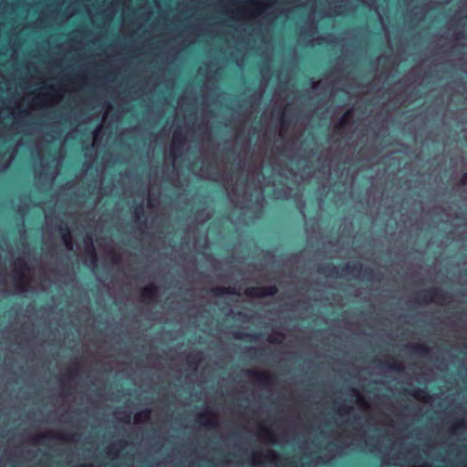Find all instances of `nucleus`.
Here are the masks:
<instances>
[{
  "mask_svg": "<svg viewBox=\"0 0 467 467\" xmlns=\"http://www.w3.org/2000/svg\"><path fill=\"white\" fill-rule=\"evenodd\" d=\"M112 60H50V64L55 63H64V62H88L89 69L94 67L99 62H111ZM119 62H127V63H149L151 64L153 62H160L162 64H222L227 67H232L234 65H249V64H269L277 63V64H297V65H306L314 62H324L326 64H330L334 62H339L340 60H118ZM342 62H353V63H368L369 65L372 64H379L380 62H393V64L400 65L403 62H414V60H341Z\"/></svg>",
  "mask_w": 467,
  "mask_h": 467,
  "instance_id": "obj_1",
  "label": "nucleus"
},
{
  "mask_svg": "<svg viewBox=\"0 0 467 467\" xmlns=\"http://www.w3.org/2000/svg\"><path fill=\"white\" fill-rule=\"evenodd\" d=\"M279 0H240L232 3L227 15L239 22H250L263 16Z\"/></svg>",
  "mask_w": 467,
  "mask_h": 467,
  "instance_id": "obj_2",
  "label": "nucleus"
},
{
  "mask_svg": "<svg viewBox=\"0 0 467 467\" xmlns=\"http://www.w3.org/2000/svg\"><path fill=\"white\" fill-rule=\"evenodd\" d=\"M317 272L327 277H338L348 275L358 276V275H362L363 279L367 282H371L373 279H375L376 275V273L372 268L368 266H363L359 263H348L339 266H336L332 264L320 265L317 267Z\"/></svg>",
  "mask_w": 467,
  "mask_h": 467,
  "instance_id": "obj_3",
  "label": "nucleus"
},
{
  "mask_svg": "<svg viewBox=\"0 0 467 467\" xmlns=\"http://www.w3.org/2000/svg\"><path fill=\"white\" fill-rule=\"evenodd\" d=\"M90 42V30L78 28L67 35L66 41L61 44V49L65 55L72 54L71 58H93L90 55L86 56L84 52L87 47H89Z\"/></svg>",
  "mask_w": 467,
  "mask_h": 467,
  "instance_id": "obj_4",
  "label": "nucleus"
},
{
  "mask_svg": "<svg viewBox=\"0 0 467 467\" xmlns=\"http://www.w3.org/2000/svg\"><path fill=\"white\" fill-rule=\"evenodd\" d=\"M417 297L419 302L429 304V303H436V304H443L451 298V296L438 287H431L422 291H420L417 294Z\"/></svg>",
  "mask_w": 467,
  "mask_h": 467,
  "instance_id": "obj_5",
  "label": "nucleus"
},
{
  "mask_svg": "<svg viewBox=\"0 0 467 467\" xmlns=\"http://www.w3.org/2000/svg\"><path fill=\"white\" fill-rule=\"evenodd\" d=\"M278 289L275 285L251 286L244 290V295L252 298H263L276 295Z\"/></svg>",
  "mask_w": 467,
  "mask_h": 467,
  "instance_id": "obj_6",
  "label": "nucleus"
},
{
  "mask_svg": "<svg viewBox=\"0 0 467 467\" xmlns=\"http://www.w3.org/2000/svg\"><path fill=\"white\" fill-rule=\"evenodd\" d=\"M245 375L252 378L254 381L262 386H269L273 383V377L265 372L253 369H247Z\"/></svg>",
  "mask_w": 467,
  "mask_h": 467,
  "instance_id": "obj_7",
  "label": "nucleus"
},
{
  "mask_svg": "<svg viewBox=\"0 0 467 467\" xmlns=\"http://www.w3.org/2000/svg\"><path fill=\"white\" fill-rule=\"evenodd\" d=\"M186 141L185 136L178 130L173 132L172 142L170 148V153L175 157L177 152H181L183 150Z\"/></svg>",
  "mask_w": 467,
  "mask_h": 467,
  "instance_id": "obj_8",
  "label": "nucleus"
},
{
  "mask_svg": "<svg viewBox=\"0 0 467 467\" xmlns=\"http://www.w3.org/2000/svg\"><path fill=\"white\" fill-rule=\"evenodd\" d=\"M158 292L159 288L155 284H149L140 291L141 300L146 302H155L158 296Z\"/></svg>",
  "mask_w": 467,
  "mask_h": 467,
  "instance_id": "obj_9",
  "label": "nucleus"
},
{
  "mask_svg": "<svg viewBox=\"0 0 467 467\" xmlns=\"http://www.w3.org/2000/svg\"><path fill=\"white\" fill-rule=\"evenodd\" d=\"M197 421L207 428H213L217 426L215 415L209 410L199 414L197 417Z\"/></svg>",
  "mask_w": 467,
  "mask_h": 467,
  "instance_id": "obj_10",
  "label": "nucleus"
},
{
  "mask_svg": "<svg viewBox=\"0 0 467 467\" xmlns=\"http://www.w3.org/2000/svg\"><path fill=\"white\" fill-rule=\"evenodd\" d=\"M16 265L19 268V271L17 270L16 272V276H15L16 282L21 289H25L26 286V276H25L24 273L21 270L26 268V263L25 261H23L22 259H17L16 261Z\"/></svg>",
  "mask_w": 467,
  "mask_h": 467,
  "instance_id": "obj_11",
  "label": "nucleus"
},
{
  "mask_svg": "<svg viewBox=\"0 0 467 467\" xmlns=\"http://www.w3.org/2000/svg\"><path fill=\"white\" fill-rule=\"evenodd\" d=\"M59 230L67 248L72 250L74 242L68 227L67 225L60 226Z\"/></svg>",
  "mask_w": 467,
  "mask_h": 467,
  "instance_id": "obj_12",
  "label": "nucleus"
},
{
  "mask_svg": "<svg viewBox=\"0 0 467 467\" xmlns=\"http://www.w3.org/2000/svg\"><path fill=\"white\" fill-rule=\"evenodd\" d=\"M374 361L377 362V364L379 367H386V368H389L396 370V371H401L403 369V366H402L401 362H400L394 358L391 359V361H389V360L381 361L379 359H375Z\"/></svg>",
  "mask_w": 467,
  "mask_h": 467,
  "instance_id": "obj_13",
  "label": "nucleus"
},
{
  "mask_svg": "<svg viewBox=\"0 0 467 467\" xmlns=\"http://www.w3.org/2000/svg\"><path fill=\"white\" fill-rule=\"evenodd\" d=\"M213 295L221 296L223 295H239L234 287L231 286H217L212 289Z\"/></svg>",
  "mask_w": 467,
  "mask_h": 467,
  "instance_id": "obj_14",
  "label": "nucleus"
},
{
  "mask_svg": "<svg viewBox=\"0 0 467 467\" xmlns=\"http://www.w3.org/2000/svg\"><path fill=\"white\" fill-rule=\"evenodd\" d=\"M249 351L252 352L251 357L257 359H262L270 356V352L265 348H250Z\"/></svg>",
  "mask_w": 467,
  "mask_h": 467,
  "instance_id": "obj_15",
  "label": "nucleus"
},
{
  "mask_svg": "<svg viewBox=\"0 0 467 467\" xmlns=\"http://www.w3.org/2000/svg\"><path fill=\"white\" fill-rule=\"evenodd\" d=\"M412 351L420 356L425 357L430 353V348L424 344H416L410 346Z\"/></svg>",
  "mask_w": 467,
  "mask_h": 467,
  "instance_id": "obj_16",
  "label": "nucleus"
},
{
  "mask_svg": "<svg viewBox=\"0 0 467 467\" xmlns=\"http://www.w3.org/2000/svg\"><path fill=\"white\" fill-rule=\"evenodd\" d=\"M86 253L90 256V262L92 265H95L98 261L97 254L95 247L93 245L92 240L89 239L88 243H86Z\"/></svg>",
  "mask_w": 467,
  "mask_h": 467,
  "instance_id": "obj_17",
  "label": "nucleus"
},
{
  "mask_svg": "<svg viewBox=\"0 0 467 467\" xmlns=\"http://www.w3.org/2000/svg\"><path fill=\"white\" fill-rule=\"evenodd\" d=\"M260 334H248L237 331L234 333V337L236 339L240 340H248V341H255L259 337Z\"/></svg>",
  "mask_w": 467,
  "mask_h": 467,
  "instance_id": "obj_18",
  "label": "nucleus"
},
{
  "mask_svg": "<svg viewBox=\"0 0 467 467\" xmlns=\"http://www.w3.org/2000/svg\"><path fill=\"white\" fill-rule=\"evenodd\" d=\"M408 393L420 400H423L427 397V392L421 389H413L411 390H408Z\"/></svg>",
  "mask_w": 467,
  "mask_h": 467,
  "instance_id": "obj_19",
  "label": "nucleus"
},
{
  "mask_svg": "<svg viewBox=\"0 0 467 467\" xmlns=\"http://www.w3.org/2000/svg\"><path fill=\"white\" fill-rule=\"evenodd\" d=\"M78 364L76 363L74 364L72 367H70L68 369H67V372L63 376V379H71L72 377L76 376L78 373Z\"/></svg>",
  "mask_w": 467,
  "mask_h": 467,
  "instance_id": "obj_20",
  "label": "nucleus"
},
{
  "mask_svg": "<svg viewBox=\"0 0 467 467\" xmlns=\"http://www.w3.org/2000/svg\"><path fill=\"white\" fill-rule=\"evenodd\" d=\"M150 410H144L140 411V413H137L135 415V420L137 421H146L150 419Z\"/></svg>",
  "mask_w": 467,
  "mask_h": 467,
  "instance_id": "obj_21",
  "label": "nucleus"
},
{
  "mask_svg": "<svg viewBox=\"0 0 467 467\" xmlns=\"http://www.w3.org/2000/svg\"><path fill=\"white\" fill-rule=\"evenodd\" d=\"M351 114H352V110L349 109V110H347L343 115L342 117L340 118L339 119V126L340 127H344L346 125L348 124L349 122V119L351 117Z\"/></svg>",
  "mask_w": 467,
  "mask_h": 467,
  "instance_id": "obj_22",
  "label": "nucleus"
},
{
  "mask_svg": "<svg viewBox=\"0 0 467 467\" xmlns=\"http://www.w3.org/2000/svg\"><path fill=\"white\" fill-rule=\"evenodd\" d=\"M50 438L51 436L48 434H38L34 437V441L40 444H46Z\"/></svg>",
  "mask_w": 467,
  "mask_h": 467,
  "instance_id": "obj_23",
  "label": "nucleus"
},
{
  "mask_svg": "<svg viewBox=\"0 0 467 467\" xmlns=\"http://www.w3.org/2000/svg\"><path fill=\"white\" fill-rule=\"evenodd\" d=\"M134 214H135V217L140 220L141 217L144 216V207H143V204L140 203L139 205H137L134 209Z\"/></svg>",
  "mask_w": 467,
  "mask_h": 467,
  "instance_id": "obj_24",
  "label": "nucleus"
},
{
  "mask_svg": "<svg viewBox=\"0 0 467 467\" xmlns=\"http://www.w3.org/2000/svg\"><path fill=\"white\" fill-rule=\"evenodd\" d=\"M352 408L350 406H348L344 403H340L338 409H337V413L339 414H348L350 411H351Z\"/></svg>",
  "mask_w": 467,
  "mask_h": 467,
  "instance_id": "obj_25",
  "label": "nucleus"
},
{
  "mask_svg": "<svg viewBox=\"0 0 467 467\" xmlns=\"http://www.w3.org/2000/svg\"><path fill=\"white\" fill-rule=\"evenodd\" d=\"M187 363L188 365L192 368L193 369H195L197 368V365H198V359L194 357H188L187 358Z\"/></svg>",
  "mask_w": 467,
  "mask_h": 467,
  "instance_id": "obj_26",
  "label": "nucleus"
},
{
  "mask_svg": "<svg viewBox=\"0 0 467 467\" xmlns=\"http://www.w3.org/2000/svg\"><path fill=\"white\" fill-rule=\"evenodd\" d=\"M77 434H71V435H57V438L64 440V441H70L74 440Z\"/></svg>",
  "mask_w": 467,
  "mask_h": 467,
  "instance_id": "obj_27",
  "label": "nucleus"
},
{
  "mask_svg": "<svg viewBox=\"0 0 467 467\" xmlns=\"http://www.w3.org/2000/svg\"><path fill=\"white\" fill-rule=\"evenodd\" d=\"M262 432L269 438V440L273 441V433L269 429L263 428Z\"/></svg>",
  "mask_w": 467,
  "mask_h": 467,
  "instance_id": "obj_28",
  "label": "nucleus"
},
{
  "mask_svg": "<svg viewBox=\"0 0 467 467\" xmlns=\"http://www.w3.org/2000/svg\"><path fill=\"white\" fill-rule=\"evenodd\" d=\"M276 336H278L280 338H269L270 342H281L283 338V335L279 332L275 333Z\"/></svg>",
  "mask_w": 467,
  "mask_h": 467,
  "instance_id": "obj_29",
  "label": "nucleus"
},
{
  "mask_svg": "<svg viewBox=\"0 0 467 467\" xmlns=\"http://www.w3.org/2000/svg\"><path fill=\"white\" fill-rule=\"evenodd\" d=\"M467 182V173H463L460 179V183L464 185Z\"/></svg>",
  "mask_w": 467,
  "mask_h": 467,
  "instance_id": "obj_30",
  "label": "nucleus"
},
{
  "mask_svg": "<svg viewBox=\"0 0 467 467\" xmlns=\"http://www.w3.org/2000/svg\"><path fill=\"white\" fill-rule=\"evenodd\" d=\"M464 427V421L463 420H458L455 424V429H460Z\"/></svg>",
  "mask_w": 467,
  "mask_h": 467,
  "instance_id": "obj_31",
  "label": "nucleus"
},
{
  "mask_svg": "<svg viewBox=\"0 0 467 467\" xmlns=\"http://www.w3.org/2000/svg\"><path fill=\"white\" fill-rule=\"evenodd\" d=\"M119 261V255L114 254L113 256H112V262L114 264H117Z\"/></svg>",
  "mask_w": 467,
  "mask_h": 467,
  "instance_id": "obj_32",
  "label": "nucleus"
},
{
  "mask_svg": "<svg viewBox=\"0 0 467 467\" xmlns=\"http://www.w3.org/2000/svg\"><path fill=\"white\" fill-rule=\"evenodd\" d=\"M267 457H271L273 459L276 458V453L274 451H269L267 452Z\"/></svg>",
  "mask_w": 467,
  "mask_h": 467,
  "instance_id": "obj_33",
  "label": "nucleus"
},
{
  "mask_svg": "<svg viewBox=\"0 0 467 467\" xmlns=\"http://www.w3.org/2000/svg\"><path fill=\"white\" fill-rule=\"evenodd\" d=\"M285 113L283 112V115H282V124L285 125Z\"/></svg>",
  "mask_w": 467,
  "mask_h": 467,
  "instance_id": "obj_34",
  "label": "nucleus"
},
{
  "mask_svg": "<svg viewBox=\"0 0 467 467\" xmlns=\"http://www.w3.org/2000/svg\"><path fill=\"white\" fill-rule=\"evenodd\" d=\"M118 444L119 445V447H122L125 444V441H119Z\"/></svg>",
  "mask_w": 467,
  "mask_h": 467,
  "instance_id": "obj_35",
  "label": "nucleus"
},
{
  "mask_svg": "<svg viewBox=\"0 0 467 467\" xmlns=\"http://www.w3.org/2000/svg\"><path fill=\"white\" fill-rule=\"evenodd\" d=\"M11 58H17V55H16V54H15V53H14V54H12Z\"/></svg>",
  "mask_w": 467,
  "mask_h": 467,
  "instance_id": "obj_36",
  "label": "nucleus"
},
{
  "mask_svg": "<svg viewBox=\"0 0 467 467\" xmlns=\"http://www.w3.org/2000/svg\"><path fill=\"white\" fill-rule=\"evenodd\" d=\"M109 453H111V452H112V453H114V454H116V453H117V451H113V448H112V447L110 448V450H109Z\"/></svg>",
  "mask_w": 467,
  "mask_h": 467,
  "instance_id": "obj_37",
  "label": "nucleus"
},
{
  "mask_svg": "<svg viewBox=\"0 0 467 467\" xmlns=\"http://www.w3.org/2000/svg\"><path fill=\"white\" fill-rule=\"evenodd\" d=\"M420 467H431L428 463H423Z\"/></svg>",
  "mask_w": 467,
  "mask_h": 467,
  "instance_id": "obj_38",
  "label": "nucleus"
},
{
  "mask_svg": "<svg viewBox=\"0 0 467 467\" xmlns=\"http://www.w3.org/2000/svg\"><path fill=\"white\" fill-rule=\"evenodd\" d=\"M125 422H130V416L128 417L127 420H125Z\"/></svg>",
  "mask_w": 467,
  "mask_h": 467,
  "instance_id": "obj_39",
  "label": "nucleus"
},
{
  "mask_svg": "<svg viewBox=\"0 0 467 467\" xmlns=\"http://www.w3.org/2000/svg\"><path fill=\"white\" fill-rule=\"evenodd\" d=\"M378 58H379V59H381V58H383V56H382V55H381V56H379V57H378Z\"/></svg>",
  "mask_w": 467,
  "mask_h": 467,
  "instance_id": "obj_40",
  "label": "nucleus"
}]
</instances>
